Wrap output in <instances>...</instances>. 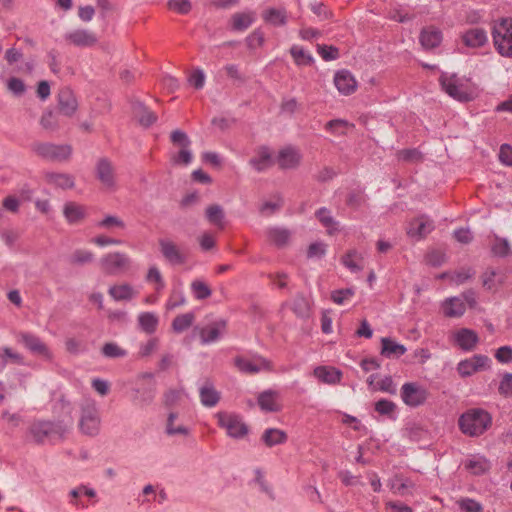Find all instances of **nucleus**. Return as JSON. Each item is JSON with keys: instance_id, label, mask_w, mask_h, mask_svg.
Segmentation results:
<instances>
[{"instance_id": "nucleus-1", "label": "nucleus", "mask_w": 512, "mask_h": 512, "mask_svg": "<svg viewBox=\"0 0 512 512\" xmlns=\"http://www.w3.org/2000/svg\"><path fill=\"white\" fill-rule=\"evenodd\" d=\"M61 411L66 414L62 419L51 420H35L29 427V433L37 444L56 443L63 441L66 434L73 425L72 404L64 397L58 401Z\"/></svg>"}, {"instance_id": "nucleus-40", "label": "nucleus", "mask_w": 512, "mask_h": 512, "mask_svg": "<svg viewBox=\"0 0 512 512\" xmlns=\"http://www.w3.org/2000/svg\"><path fill=\"white\" fill-rule=\"evenodd\" d=\"M195 315L192 312L180 314L172 321V329L175 333H182L187 330L194 322Z\"/></svg>"}, {"instance_id": "nucleus-4", "label": "nucleus", "mask_w": 512, "mask_h": 512, "mask_svg": "<svg viewBox=\"0 0 512 512\" xmlns=\"http://www.w3.org/2000/svg\"><path fill=\"white\" fill-rule=\"evenodd\" d=\"M493 42L498 53L505 57H512V21L508 23L503 19L492 30Z\"/></svg>"}, {"instance_id": "nucleus-25", "label": "nucleus", "mask_w": 512, "mask_h": 512, "mask_svg": "<svg viewBox=\"0 0 512 512\" xmlns=\"http://www.w3.org/2000/svg\"><path fill=\"white\" fill-rule=\"evenodd\" d=\"M300 160V154L291 147L280 150L278 154V164L282 169L296 168L300 164Z\"/></svg>"}, {"instance_id": "nucleus-35", "label": "nucleus", "mask_w": 512, "mask_h": 512, "mask_svg": "<svg viewBox=\"0 0 512 512\" xmlns=\"http://www.w3.org/2000/svg\"><path fill=\"white\" fill-rule=\"evenodd\" d=\"M253 22L254 18L252 13H234L231 16V30L238 32L245 31Z\"/></svg>"}, {"instance_id": "nucleus-45", "label": "nucleus", "mask_w": 512, "mask_h": 512, "mask_svg": "<svg viewBox=\"0 0 512 512\" xmlns=\"http://www.w3.org/2000/svg\"><path fill=\"white\" fill-rule=\"evenodd\" d=\"M224 217V211L220 205L213 204L207 207L206 218L211 224L222 228Z\"/></svg>"}, {"instance_id": "nucleus-28", "label": "nucleus", "mask_w": 512, "mask_h": 512, "mask_svg": "<svg viewBox=\"0 0 512 512\" xmlns=\"http://www.w3.org/2000/svg\"><path fill=\"white\" fill-rule=\"evenodd\" d=\"M314 375L327 384H337L341 381L342 372L333 367L319 366L314 369Z\"/></svg>"}, {"instance_id": "nucleus-41", "label": "nucleus", "mask_w": 512, "mask_h": 512, "mask_svg": "<svg viewBox=\"0 0 512 512\" xmlns=\"http://www.w3.org/2000/svg\"><path fill=\"white\" fill-rule=\"evenodd\" d=\"M275 392L271 390L264 391L258 396V405L263 411L277 412L279 411L278 405L274 400Z\"/></svg>"}, {"instance_id": "nucleus-57", "label": "nucleus", "mask_w": 512, "mask_h": 512, "mask_svg": "<svg viewBox=\"0 0 512 512\" xmlns=\"http://www.w3.org/2000/svg\"><path fill=\"white\" fill-rule=\"evenodd\" d=\"M146 281L155 283L157 285L156 290L158 291L162 290L165 287L164 279L161 275L160 270L156 266H151L148 269Z\"/></svg>"}, {"instance_id": "nucleus-3", "label": "nucleus", "mask_w": 512, "mask_h": 512, "mask_svg": "<svg viewBox=\"0 0 512 512\" xmlns=\"http://www.w3.org/2000/svg\"><path fill=\"white\" fill-rule=\"evenodd\" d=\"M31 150L38 157L52 162L68 161L73 151L72 146L69 144H53L38 141L31 144Z\"/></svg>"}, {"instance_id": "nucleus-56", "label": "nucleus", "mask_w": 512, "mask_h": 512, "mask_svg": "<svg viewBox=\"0 0 512 512\" xmlns=\"http://www.w3.org/2000/svg\"><path fill=\"white\" fill-rule=\"evenodd\" d=\"M235 366L243 373L247 374H255L260 371L259 366L255 365L249 360H246L245 358L241 356H237L234 359Z\"/></svg>"}, {"instance_id": "nucleus-14", "label": "nucleus", "mask_w": 512, "mask_h": 512, "mask_svg": "<svg viewBox=\"0 0 512 512\" xmlns=\"http://www.w3.org/2000/svg\"><path fill=\"white\" fill-rule=\"evenodd\" d=\"M58 107L60 112L68 117L72 116L77 110L78 103L70 88L64 87L60 89L58 93Z\"/></svg>"}, {"instance_id": "nucleus-21", "label": "nucleus", "mask_w": 512, "mask_h": 512, "mask_svg": "<svg viewBox=\"0 0 512 512\" xmlns=\"http://www.w3.org/2000/svg\"><path fill=\"white\" fill-rule=\"evenodd\" d=\"M441 30L435 27L423 28L420 32L419 41L425 50L438 47L442 42Z\"/></svg>"}, {"instance_id": "nucleus-53", "label": "nucleus", "mask_w": 512, "mask_h": 512, "mask_svg": "<svg viewBox=\"0 0 512 512\" xmlns=\"http://www.w3.org/2000/svg\"><path fill=\"white\" fill-rule=\"evenodd\" d=\"M317 52L324 61H333L339 58V49L333 45L318 44Z\"/></svg>"}, {"instance_id": "nucleus-61", "label": "nucleus", "mask_w": 512, "mask_h": 512, "mask_svg": "<svg viewBox=\"0 0 512 512\" xmlns=\"http://www.w3.org/2000/svg\"><path fill=\"white\" fill-rule=\"evenodd\" d=\"M355 291L353 288H345L334 290L331 293V300L336 304H343L344 301L354 295Z\"/></svg>"}, {"instance_id": "nucleus-64", "label": "nucleus", "mask_w": 512, "mask_h": 512, "mask_svg": "<svg viewBox=\"0 0 512 512\" xmlns=\"http://www.w3.org/2000/svg\"><path fill=\"white\" fill-rule=\"evenodd\" d=\"M495 358L498 362L507 364L512 361V347L511 346H501L495 352Z\"/></svg>"}, {"instance_id": "nucleus-33", "label": "nucleus", "mask_w": 512, "mask_h": 512, "mask_svg": "<svg viewBox=\"0 0 512 512\" xmlns=\"http://www.w3.org/2000/svg\"><path fill=\"white\" fill-rule=\"evenodd\" d=\"M465 311V303L458 297L449 298L444 303V314L447 317H460Z\"/></svg>"}, {"instance_id": "nucleus-55", "label": "nucleus", "mask_w": 512, "mask_h": 512, "mask_svg": "<svg viewBox=\"0 0 512 512\" xmlns=\"http://www.w3.org/2000/svg\"><path fill=\"white\" fill-rule=\"evenodd\" d=\"M170 141L173 145L180 146L181 148H189L191 145V140L188 135L180 129L171 132Z\"/></svg>"}, {"instance_id": "nucleus-44", "label": "nucleus", "mask_w": 512, "mask_h": 512, "mask_svg": "<svg viewBox=\"0 0 512 512\" xmlns=\"http://www.w3.org/2000/svg\"><path fill=\"white\" fill-rule=\"evenodd\" d=\"M348 127H354V125L344 119H333L325 124V130L336 136L345 135Z\"/></svg>"}, {"instance_id": "nucleus-36", "label": "nucleus", "mask_w": 512, "mask_h": 512, "mask_svg": "<svg viewBox=\"0 0 512 512\" xmlns=\"http://www.w3.org/2000/svg\"><path fill=\"white\" fill-rule=\"evenodd\" d=\"M269 240L277 247H284L290 239V231L285 228L272 227L267 231Z\"/></svg>"}, {"instance_id": "nucleus-43", "label": "nucleus", "mask_w": 512, "mask_h": 512, "mask_svg": "<svg viewBox=\"0 0 512 512\" xmlns=\"http://www.w3.org/2000/svg\"><path fill=\"white\" fill-rule=\"evenodd\" d=\"M98 228L112 230H124L126 228L125 222L116 215H106L101 221L97 223Z\"/></svg>"}, {"instance_id": "nucleus-8", "label": "nucleus", "mask_w": 512, "mask_h": 512, "mask_svg": "<svg viewBox=\"0 0 512 512\" xmlns=\"http://www.w3.org/2000/svg\"><path fill=\"white\" fill-rule=\"evenodd\" d=\"M100 268L107 275H115L118 272L128 269L131 265L130 257L121 252H111L104 255L100 261Z\"/></svg>"}, {"instance_id": "nucleus-29", "label": "nucleus", "mask_w": 512, "mask_h": 512, "mask_svg": "<svg viewBox=\"0 0 512 512\" xmlns=\"http://www.w3.org/2000/svg\"><path fill=\"white\" fill-rule=\"evenodd\" d=\"M291 309L298 318L307 319L310 317L311 304L303 293L296 294L292 301Z\"/></svg>"}, {"instance_id": "nucleus-16", "label": "nucleus", "mask_w": 512, "mask_h": 512, "mask_svg": "<svg viewBox=\"0 0 512 512\" xmlns=\"http://www.w3.org/2000/svg\"><path fill=\"white\" fill-rule=\"evenodd\" d=\"M462 42L469 48H480L483 47L487 41V32L483 28H470L462 33Z\"/></svg>"}, {"instance_id": "nucleus-32", "label": "nucleus", "mask_w": 512, "mask_h": 512, "mask_svg": "<svg viewBox=\"0 0 512 512\" xmlns=\"http://www.w3.org/2000/svg\"><path fill=\"white\" fill-rule=\"evenodd\" d=\"M135 395L133 396V402L141 407L150 405L156 394L155 384H151L148 387L134 390Z\"/></svg>"}, {"instance_id": "nucleus-39", "label": "nucleus", "mask_w": 512, "mask_h": 512, "mask_svg": "<svg viewBox=\"0 0 512 512\" xmlns=\"http://www.w3.org/2000/svg\"><path fill=\"white\" fill-rule=\"evenodd\" d=\"M491 253L495 257H508L512 253L509 241L506 238L495 235L494 242L491 245Z\"/></svg>"}, {"instance_id": "nucleus-23", "label": "nucleus", "mask_w": 512, "mask_h": 512, "mask_svg": "<svg viewBox=\"0 0 512 512\" xmlns=\"http://www.w3.org/2000/svg\"><path fill=\"white\" fill-rule=\"evenodd\" d=\"M199 396L201 404L205 407H214L221 399L220 392H218L209 381H206V383L200 387Z\"/></svg>"}, {"instance_id": "nucleus-17", "label": "nucleus", "mask_w": 512, "mask_h": 512, "mask_svg": "<svg viewBox=\"0 0 512 512\" xmlns=\"http://www.w3.org/2000/svg\"><path fill=\"white\" fill-rule=\"evenodd\" d=\"M433 229L434 222L426 216H421L409 223L407 234L420 239L428 235Z\"/></svg>"}, {"instance_id": "nucleus-49", "label": "nucleus", "mask_w": 512, "mask_h": 512, "mask_svg": "<svg viewBox=\"0 0 512 512\" xmlns=\"http://www.w3.org/2000/svg\"><path fill=\"white\" fill-rule=\"evenodd\" d=\"M94 254L91 251L84 249H76L70 256V263L74 265H84L92 262Z\"/></svg>"}, {"instance_id": "nucleus-9", "label": "nucleus", "mask_w": 512, "mask_h": 512, "mask_svg": "<svg viewBox=\"0 0 512 512\" xmlns=\"http://www.w3.org/2000/svg\"><path fill=\"white\" fill-rule=\"evenodd\" d=\"M100 418L94 404H87L81 409L79 428L88 436H96L99 433Z\"/></svg>"}, {"instance_id": "nucleus-27", "label": "nucleus", "mask_w": 512, "mask_h": 512, "mask_svg": "<svg viewBox=\"0 0 512 512\" xmlns=\"http://www.w3.org/2000/svg\"><path fill=\"white\" fill-rule=\"evenodd\" d=\"M263 443L271 448L276 445L284 444L288 440V435L285 431L277 428H267L262 436Z\"/></svg>"}, {"instance_id": "nucleus-13", "label": "nucleus", "mask_w": 512, "mask_h": 512, "mask_svg": "<svg viewBox=\"0 0 512 512\" xmlns=\"http://www.w3.org/2000/svg\"><path fill=\"white\" fill-rule=\"evenodd\" d=\"M274 164L271 151L268 146H260L256 155L249 160V165L259 173L266 171Z\"/></svg>"}, {"instance_id": "nucleus-18", "label": "nucleus", "mask_w": 512, "mask_h": 512, "mask_svg": "<svg viewBox=\"0 0 512 512\" xmlns=\"http://www.w3.org/2000/svg\"><path fill=\"white\" fill-rule=\"evenodd\" d=\"M96 177L106 187L114 186V169L108 158H100L96 164Z\"/></svg>"}, {"instance_id": "nucleus-6", "label": "nucleus", "mask_w": 512, "mask_h": 512, "mask_svg": "<svg viewBox=\"0 0 512 512\" xmlns=\"http://www.w3.org/2000/svg\"><path fill=\"white\" fill-rule=\"evenodd\" d=\"M159 250L163 258L171 265H183L188 260V250L180 247L173 240L161 238L158 240Z\"/></svg>"}, {"instance_id": "nucleus-19", "label": "nucleus", "mask_w": 512, "mask_h": 512, "mask_svg": "<svg viewBox=\"0 0 512 512\" xmlns=\"http://www.w3.org/2000/svg\"><path fill=\"white\" fill-rule=\"evenodd\" d=\"M227 323L225 320H218L211 325L203 327L200 330V339L202 344H210L220 339L225 331Z\"/></svg>"}, {"instance_id": "nucleus-54", "label": "nucleus", "mask_w": 512, "mask_h": 512, "mask_svg": "<svg viewBox=\"0 0 512 512\" xmlns=\"http://www.w3.org/2000/svg\"><path fill=\"white\" fill-rule=\"evenodd\" d=\"M40 124L45 130H56L59 127L56 113L52 110L44 112L41 116Z\"/></svg>"}, {"instance_id": "nucleus-63", "label": "nucleus", "mask_w": 512, "mask_h": 512, "mask_svg": "<svg viewBox=\"0 0 512 512\" xmlns=\"http://www.w3.org/2000/svg\"><path fill=\"white\" fill-rule=\"evenodd\" d=\"M459 507L464 512H482V505L474 499L465 498L459 501Z\"/></svg>"}, {"instance_id": "nucleus-52", "label": "nucleus", "mask_w": 512, "mask_h": 512, "mask_svg": "<svg viewBox=\"0 0 512 512\" xmlns=\"http://www.w3.org/2000/svg\"><path fill=\"white\" fill-rule=\"evenodd\" d=\"M101 352L107 358H123L127 356V351L113 342L105 343Z\"/></svg>"}, {"instance_id": "nucleus-38", "label": "nucleus", "mask_w": 512, "mask_h": 512, "mask_svg": "<svg viewBox=\"0 0 512 512\" xmlns=\"http://www.w3.org/2000/svg\"><path fill=\"white\" fill-rule=\"evenodd\" d=\"M47 179L51 184L62 189H71L75 185L74 177L67 173H50Z\"/></svg>"}, {"instance_id": "nucleus-22", "label": "nucleus", "mask_w": 512, "mask_h": 512, "mask_svg": "<svg viewBox=\"0 0 512 512\" xmlns=\"http://www.w3.org/2000/svg\"><path fill=\"white\" fill-rule=\"evenodd\" d=\"M63 214L69 224H79L85 217V207L76 202H67L63 208Z\"/></svg>"}, {"instance_id": "nucleus-20", "label": "nucleus", "mask_w": 512, "mask_h": 512, "mask_svg": "<svg viewBox=\"0 0 512 512\" xmlns=\"http://www.w3.org/2000/svg\"><path fill=\"white\" fill-rule=\"evenodd\" d=\"M478 341V334L468 328H461L455 334V342L463 351L474 350Z\"/></svg>"}, {"instance_id": "nucleus-50", "label": "nucleus", "mask_w": 512, "mask_h": 512, "mask_svg": "<svg viewBox=\"0 0 512 512\" xmlns=\"http://www.w3.org/2000/svg\"><path fill=\"white\" fill-rule=\"evenodd\" d=\"M375 411L380 415H386L391 419H395L394 412L396 410V404L387 399H380L375 403Z\"/></svg>"}, {"instance_id": "nucleus-30", "label": "nucleus", "mask_w": 512, "mask_h": 512, "mask_svg": "<svg viewBox=\"0 0 512 512\" xmlns=\"http://www.w3.org/2000/svg\"><path fill=\"white\" fill-rule=\"evenodd\" d=\"M139 328L146 334H153L156 332L159 318L153 312H142L137 318Z\"/></svg>"}, {"instance_id": "nucleus-60", "label": "nucleus", "mask_w": 512, "mask_h": 512, "mask_svg": "<svg viewBox=\"0 0 512 512\" xmlns=\"http://www.w3.org/2000/svg\"><path fill=\"white\" fill-rule=\"evenodd\" d=\"M457 372L462 378H466L471 376L473 373L477 372L473 362L470 358L461 360L457 364Z\"/></svg>"}, {"instance_id": "nucleus-37", "label": "nucleus", "mask_w": 512, "mask_h": 512, "mask_svg": "<svg viewBox=\"0 0 512 512\" xmlns=\"http://www.w3.org/2000/svg\"><path fill=\"white\" fill-rule=\"evenodd\" d=\"M289 52L298 66H311L314 63L313 56L298 45H293Z\"/></svg>"}, {"instance_id": "nucleus-31", "label": "nucleus", "mask_w": 512, "mask_h": 512, "mask_svg": "<svg viewBox=\"0 0 512 512\" xmlns=\"http://www.w3.org/2000/svg\"><path fill=\"white\" fill-rule=\"evenodd\" d=\"M108 293L115 301H129L137 294L133 287L128 283L111 286Z\"/></svg>"}, {"instance_id": "nucleus-5", "label": "nucleus", "mask_w": 512, "mask_h": 512, "mask_svg": "<svg viewBox=\"0 0 512 512\" xmlns=\"http://www.w3.org/2000/svg\"><path fill=\"white\" fill-rule=\"evenodd\" d=\"M218 426L225 429L229 437L241 439L248 432V426L242 421V418L234 413L218 412L216 414Z\"/></svg>"}, {"instance_id": "nucleus-62", "label": "nucleus", "mask_w": 512, "mask_h": 512, "mask_svg": "<svg viewBox=\"0 0 512 512\" xmlns=\"http://www.w3.org/2000/svg\"><path fill=\"white\" fill-rule=\"evenodd\" d=\"M498 391L504 397L512 396V373H505L500 381Z\"/></svg>"}, {"instance_id": "nucleus-48", "label": "nucleus", "mask_w": 512, "mask_h": 512, "mask_svg": "<svg viewBox=\"0 0 512 512\" xmlns=\"http://www.w3.org/2000/svg\"><path fill=\"white\" fill-rule=\"evenodd\" d=\"M191 290H192V292L194 294V297L197 300L207 299L212 294V291L209 288V286L205 282H203L201 280H194L191 283Z\"/></svg>"}, {"instance_id": "nucleus-58", "label": "nucleus", "mask_w": 512, "mask_h": 512, "mask_svg": "<svg viewBox=\"0 0 512 512\" xmlns=\"http://www.w3.org/2000/svg\"><path fill=\"white\" fill-rule=\"evenodd\" d=\"M168 7L182 15L188 14L192 9L190 0H169Z\"/></svg>"}, {"instance_id": "nucleus-47", "label": "nucleus", "mask_w": 512, "mask_h": 512, "mask_svg": "<svg viewBox=\"0 0 512 512\" xmlns=\"http://www.w3.org/2000/svg\"><path fill=\"white\" fill-rule=\"evenodd\" d=\"M361 256L358 254V252L355 249L348 250L342 257L341 262L342 264L347 267L351 272L357 273L363 269L362 266L358 265L354 258Z\"/></svg>"}, {"instance_id": "nucleus-2", "label": "nucleus", "mask_w": 512, "mask_h": 512, "mask_svg": "<svg viewBox=\"0 0 512 512\" xmlns=\"http://www.w3.org/2000/svg\"><path fill=\"white\" fill-rule=\"evenodd\" d=\"M491 423V415L481 408L469 409L458 419L460 431L470 437L482 435L491 426Z\"/></svg>"}, {"instance_id": "nucleus-12", "label": "nucleus", "mask_w": 512, "mask_h": 512, "mask_svg": "<svg viewBox=\"0 0 512 512\" xmlns=\"http://www.w3.org/2000/svg\"><path fill=\"white\" fill-rule=\"evenodd\" d=\"M20 342L34 355L42 356L45 358H50L51 353L42 340L31 333H21L20 334Z\"/></svg>"}, {"instance_id": "nucleus-51", "label": "nucleus", "mask_w": 512, "mask_h": 512, "mask_svg": "<svg viewBox=\"0 0 512 512\" xmlns=\"http://www.w3.org/2000/svg\"><path fill=\"white\" fill-rule=\"evenodd\" d=\"M186 303L184 292L180 288L174 287L171 291L169 300L166 304L168 310H173L177 307L183 306Z\"/></svg>"}, {"instance_id": "nucleus-10", "label": "nucleus", "mask_w": 512, "mask_h": 512, "mask_svg": "<svg viewBox=\"0 0 512 512\" xmlns=\"http://www.w3.org/2000/svg\"><path fill=\"white\" fill-rule=\"evenodd\" d=\"M439 82L442 89L452 98L460 101V102H469L472 100V96L470 93L463 91L457 85L456 76H448L445 73H442L439 77Z\"/></svg>"}, {"instance_id": "nucleus-46", "label": "nucleus", "mask_w": 512, "mask_h": 512, "mask_svg": "<svg viewBox=\"0 0 512 512\" xmlns=\"http://www.w3.org/2000/svg\"><path fill=\"white\" fill-rule=\"evenodd\" d=\"M263 19L275 26H283L286 24V14L284 10L269 8L264 11Z\"/></svg>"}, {"instance_id": "nucleus-24", "label": "nucleus", "mask_w": 512, "mask_h": 512, "mask_svg": "<svg viewBox=\"0 0 512 512\" xmlns=\"http://www.w3.org/2000/svg\"><path fill=\"white\" fill-rule=\"evenodd\" d=\"M407 351L406 347L390 337L381 338V355L386 358H399Z\"/></svg>"}, {"instance_id": "nucleus-15", "label": "nucleus", "mask_w": 512, "mask_h": 512, "mask_svg": "<svg viewBox=\"0 0 512 512\" xmlns=\"http://www.w3.org/2000/svg\"><path fill=\"white\" fill-rule=\"evenodd\" d=\"M334 84L338 91L343 95H350L355 92L357 82L352 73L348 70L337 71L334 76Z\"/></svg>"}, {"instance_id": "nucleus-34", "label": "nucleus", "mask_w": 512, "mask_h": 512, "mask_svg": "<svg viewBox=\"0 0 512 512\" xmlns=\"http://www.w3.org/2000/svg\"><path fill=\"white\" fill-rule=\"evenodd\" d=\"M315 216L327 229L329 235H333L338 230V222L330 215V211L326 207L319 208Z\"/></svg>"}, {"instance_id": "nucleus-26", "label": "nucleus", "mask_w": 512, "mask_h": 512, "mask_svg": "<svg viewBox=\"0 0 512 512\" xmlns=\"http://www.w3.org/2000/svg\"><path fill=\"white\" fill-rule=\"evenodd\" d=\"M133 110H134V113L138 119V122L140 123V125H142L143 127H150L151 125H153L158 117L157 115L152 112L144 103L142 102H136L134 105H133Z\"/></svg>"}, {"instance_id": "nucleus-42", "label": "nucleus", "mask_w": 512, "mask_h": 512, "mask_svg": "<svg viewBox=\"0 0 512 512\" xmlns=\"http://www.w3.org/2000/svg\"><path fill=\"white\" fill-rule=\"evenodd\" d=\"M465 468L471 471L474 475H483L489 468V462L485 457H478L466 461Z\"/></svg>"}, {"instance_id": "nucleus-7", "label": "nucleus", "mask_w": 512, "mask_h": 512, "mask_svg": "<svg viewBox=\"0 0 512 512\" xmlns=\"http://www.w3.org/2000/svg\"><path fill=\"white\" fill-rule=\"evenodd\" d=\"M401 399L409 407H419L423 405L428 397L429 392L416 382H406L402 385Z\"/></svg>"}, {"instance_id": "nucleus-59", "label": "nucleus", "mask_w": 512, "mask_h": 512, "mask_svg": "<svg viewBox=\"0 0 512 512\" xmlns=\"http://www.w3.org/2000/svg\"><path fill=\"white\" fill-rule=\"evenodd\" d=\"M8 90L15 96H21L26 91V85L20 78L11 77L7 82Z\"/></svg>"}, {"instance_id": "nucleus-11", "label": "nucleus", "mask_w": 512, "mask_h": 512, "mask_svg": "<svg viewBox=\"0 0 512 512\" xmlns=\"http://www.w3.org/2000/svg\"><path fill=\"white\" fill-rule=\"evenodd\" d=\"M64 37L76 47H92L98 42L96 34L87 29H76L66 33Z\"/></svg>"}]
</instances>
